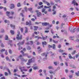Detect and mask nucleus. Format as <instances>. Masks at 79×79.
I'll list each match as a JSON object with an SVG mask.
<instances>
[{"label": "nucleus", "instance_id": "1", "mask_svg": "<svg viewBox=\"0 0 79 79\" xmlns=\"http://www.w3.org/2000/svg\"><path fill=\"white\" fill-rule=\"evenodd\" d=\"M16 39H17V40L22 39V35H20V32L19 31H18V35L16 37Z\"/></svg>", "mask_w": 79, "mask_h": 79}, {"label": "nucleus", "instance_id": "2", "mask_svg": "<svg viewBox=\"0 0 79 79\" xmlns=\"http://www.w3.org/2000/svg\"><path fill=\"white\" fill-rule=\"evenodd\" d=\"M42 23L43 26H47V25L50 26V23Z\"/></svg>", "mask_w": 79, "mask_h": 79}, {"label": "nucleus", "instance_id": "3", "mask_svg": "<svg viewBox=\"0 0 79 79\" xmlns=\"http://www.w3.org/2000/svg\"><path fill=\"white\" fill-rule=\"evenodd\" d=\"M41 55H42V56H45V57H46L45 58H44L43 59V60H47V54H45V53H43V54H41Z\"/></svg>", "mask_w": 79, "mask_h": 79}, {"label": "nucleus", "instance_id": "4", "mask_svg": "<svg viewBox=\"0 0 79 79\" xmlns=\"http://www.w3.org/2000/svg\"><path fill=\"white\" fill-rule=\"evenodd\" d=\"M29 60H31L30 61H31V63H32L35 61V57H33L32 58Z\"/></svg>", "mask_w": 79, "mask_h": 79}, {"label": "nucleus", "instance_id": "5", "mask_svg": "<svg viewBox=\"0 0 79 79\" xmlns=\"http://www.w3.org/2000/svg\"><path fill=\"white\" fill-rule=\"evenodd\" d=\"M72 4H73V5H77H77H78L77 3V2H76V1L75 0H74L73 1Z\"/></svg>", "mask_w": 79, "mask_h": 79}, {"label": "nucleus", "instance_id": "6", "mask_svg": "<svg viewBox=\"0 0 79 79\" xmlns=\"http://www.w3.org/2000/svg\"><path fill=\"white\" fill-rule=\"evenodd\" d=\"M15 8V6L14 5V4H11L10 7V9H13V8Z\"/></svg>", "mask_w": 79, "mask_h": 79}, {"label": "nucleus", "instance_id": "7", "mask_svg": "<svg viewBox=\"0 0 79 79\" xmlns=\"http://www.w3.org/2000/svg\"><path fill=\"white\" fill-rule=\"evenodd\" d=\"M10 26L11 27H13V29H15V25H13L11 24H10Z\"/></svg>", "mask_w": 79, "mask_h": 79}, {"label": "nucleus", "instance_id": "8", "mask_svg": "<svg viewBox=\"0 0 79 79\" xmlns=\"http://www.w3.org/2000/svg\"><path fill=\"white\" fill-rule=\"evenodd\" d=\"M48 36H46V37H45L43 36H42V39L44 40H46L47 39Z\"/></svg>", "mask_w": 79, "mask_h": 79}, {"label": "nucleus", "instance_id": "9", "mask_svg": "<svg viewBox=\"0 0 79 79\" xmlns=\"http://www.w3.org/2000/svg\"><path fill=\"white\" fill-rule=\"evenodd\" d=\"M34 31H37V30L38 29V26H35L34 27Z\"/></svg>", "mask_w": 79, "mask_h": 79}, {"label": "nucleus", "instance_id": "10", "mask_svg": "<svg viewBox=\"0 0 79 79\" xmlns=\"http://www.w3.org/2000/svg\"><path fill=\"white\" fill-rule=\"evenodd\" d=\"M32 63L31 61V60H29L28 61V63H27V65H30L31 64V63Z\"/></svg>", "mask_w": 79, "mask_h": 79}, {"label": "nucleus", "instance_id": "11", "mask_svg": "<svg viewBox=\"0 0 79 79\" xmlns=\"http://www.w3.org/2000/svg\"><path fill=\"white\" fill-rule=\"evenodd\" d=\"M37 16H41V13L40 12H38L37 13Z\"/></svg>", "mask_w": 79, "mask_h": 79}, {"label": "nucleus", "instance_id": "12", "mask_svg": "<svg viewBox=\"0 0 79 79\" xmlns=\"http://www.w3.org/2000/svg\"><path fill=\"white\" fill-rule=\"evenodd\" d=\"M6 59L7 61H11L10 59H9V57H8V56H6Z\"/></svg>", "mask_w": 79, "mask_h": 79}, {"label": "nucleus", "instance_id": "13", "mask_svg": "<svg viewBox=\"0 0 79 79\" xmlns=\"http://www.w3.org/2000/svg\"><path fill=\"white\" fill-rule=\"evenodd\" d=\"M5 49H1L0 50V52L2 53L3 52H5Z\"/></svg>", "mask_w": 79, "mask_h": 79}, {"label": "nucleus", "instance_id": "14", "mask_svg": "<svg viewBox=\"0 0 79 79\" xmlns=\"http://www.w3.org/2000/svg\"><path fill=\"white\" fill-rule=\"evenodd\" d=\"M28 29H27V27H25V33H27V32H28V31H27Z\"/></svg>", "mask_w": 79, "mask_h": 79}, {"label": "nucleus", "instance_id": "15", "mask_svg": "<svg viewBox=\"0 0 79 79\" xmlns=\"http://www.w3.org/2000/svg\"><path fill=\"white\" fill-rule=\"evenodd\" d=\"M5 40H8V35H6L5 37Z\"/></svg>", "mask_w": 79, "mask_h": 79}, {"label": "nucleus", "instance_id": "16", "mask_svg": "<svg viewBox=\"0 0 79 79\" xmlns=\"http://www.w3.org/2000/svg\"><path fill=\"white\" fill-rule=\"evenodd\" d=\"M69 58L70 59H72L73 58V57L71 56V54H69Z\"/></svg>", "mask_w": 79, "mask_h": 79}, {"label": "nucleus", "instance_id": "17", "mask_svg": "<svg viewBox=\"0 0 79 79\" xmlns=\"http://www.w3.org/2000/svg\"><path fill=\"white\" fill-rule=\"evenodd\" d=\"M53 43H54V44H58V41H56L55 40H53Z\"/></svg>", "mask_w": 79, "mask_h": 79}, {"label": "nucleus", "instance_id": "18", "mask_svg": "<svg viewBox=\"0 0 79 79\" xmlns=\"http://www.w3.org/2000/svg\"><path fill=\"white\" fill-rule=\"evenodd\" d=\"M10 33H11V34L12 35H13V34H14V31H13V30H11L10 31Z\"/></svg>", "mask_w": 79, "mask_h": 79}, {"label": "nucleus", "instance_id": "19", "mask_svg": "<svg viewBox=\"0 0 79 79\" xmlns=\"http://www.w3.org/2000/svg\"><path fill=\"white\" fill-rule=\"evenodd\" d=\"M42 44L43 45H47V43L46 41H44V42H42Z\"/></svg>", "mask_w": 79, "mask_h": 79}, {"label": "nucleus", "instance_id": "20", "mask_svg": "<svg viewBox=\"0 0 79 79\" xmlns=\"http://www.w3.org/2000/svg\"><path fill=\"white\" fill-rule=\"evenodd\" d=\"M27 71V69H24L23 70V69H21V72H23V71Z\"/></svg>", "mask_w": 79, "mask_h": 79}, {"label": "nucleus", "instance_id": "21", "mask_svg": "<svg viewBox=\"0 0 79 79\" xmlns=\"http://www.w3.org/2000/svg\"><path fill=\"white\" fill-rule=\"evenodd\" d=\"M52 45H53V46H52L53 49H55V47H56V46H55V44H53Z\"/></svg>", "mask_w": 79, "mask_h": 79}, {"label": "nucleus", "instance_id": "22", "mask_svg": "<svg viewBox=\"0 0 79 79\" xmlns=\"http://www.w3.org/2000/svg\"><path fill=\"white\" fill-rule=\"evenodd\" d=\"M4 22L5 23H10V21H8V20H5L4 21Z\"/></svg>", "mask_w": 79, "mask_h": 79}, {"label": "nucleus", "instance_id": "23", "mask_svg": "<svg viewBox=\"0 0 79 79\" xmlns=\"http://www.w3.org/2000/svg\"><path fill=\"white\" fill-rule=\"evenodd\" d=\"M32 10V8H30L28 9L29 11H30L31 12V13H33V12H32V11L31 12V11Z\"/></svg>", "mask_w": 79, "mask_h": 79}, {"label": "nucleus", "instance_id": "24", "mask_svg": "<svg viewBox=\"0 0 79 79\" xmlns=\"http://www.w3.org/2000/svg\"><path fill=\"white\" fill-rule=\"evenodd\" d=\"M22 61H27V59L25 60L24 59L22 58Z\"/></svg>", "mask_w": 79, "mask_h": 79}, {"label": "nucleus", "instance_id": "25", "mask_svg": "<svg viewBox=\"0 0 79 79\" xmlns=\"http://www.w3.org/2000/svg\"><path fill=\"white\" fill-rule=\"evenodd\" d=\"M76 50L74 51L72 53V55H74V54H75V53H76Z\"/></svg>", "mask_w": 79, "mask_h": 79}, {"label": "nucleus", "instance_id": "26", "mask_svg": "<svg viewBox=\"0 0 79 79\" xmlns=\"http://www.w3.org/2000/svg\"><path fill=\"white\" fill-rule=\"evenodd\" d=\"M35 70L38 69V66H36V67H34L33 68Z\"/></svg>", "mask_w": 79, "mask_h": 79}, {"label": "nucleus", "instance_id": "27", "mask_svg": "<svg viewBox=\"0 0 79 79\" xmlns=\"http://www.w3.org/2000/svg\"><path fill=\"white\" fill-rule=\"evenodd\" d=\"M44 6L43 5H42L41 6H39L38 7V9H40V8H43V7Z\"/></svg>", "mask_w": 79, "mask_h": 79}, {"label": "nucleus", "instance_id": "28", "mask_svg": "<svg viewBox=\"0 0 79 79\" xmlns=\"http://www.w3.org/2000/svg\"><path fill=\"white\" fill-rule=\"evenodd\" d=\"M41 23H41V22H39V23H38V22H35V24H40Z\"/></svg>", "mask_w": 79, "mask_h": 79}, {"label": "nucleus", "instance_id": "29", "mask_svg": "<svg viewBox=\"0 0 79 79\" xmlns=\"http://www.w3.org/2000/svg\"><path fill=\"white\" fill-rule=\"evenodd\" d=\"M24 42H25V40H23V42H22L21 43V45H23V44H24Z\"/></svg>", "mask_w": 79, "mask_h": 79}, {"label": "nucleus", "instance_id": "30", "mask_svg": "<svg viewBox=\"0 0 79 79\" xmlns=\"http://www.w3.org/2000/svg\"><path fill=\"white\" fill-rule=\"evenodd\" d=\"M10 12H9L7 11L6 12V14H7V16H9V15H10Z\"/></svg>", "mask_w": 79, "mask_h": 79}, {"label": "nucleus", "instance_id": "31", "mask_svg": "<svg viewBox=\"0 0 79 79\" xmlns=\"http://www.w3.org/2000/svg\"><path fill=\"white\" fill-rule=\"evenodd\" d=\"M17 6H18V7H19V6H21V5L20 4V3H18L17 5Z\"/></svg>", "mask_w": 79, "mask_h": 79}, {"label": "nucleus", "instance_id": "32", "mask_svg": "<svg viewBox=\"0 0 79 79\" xmlns=\"http://www.w3.org/2000/svg\"><path fill=\"white\" fill-rule=\"evenodd\" d=\"M1 32H5V31H4V30L3 29H1Z\"/></svg>", "mask_w": 79, "mask_h": 79}, {"label": "nucleus", "instance_id": "33", "mask_svg": "<svg viewBox=\"0 0 79 79\" xmlns=\"http://www.w3.org/2000/svg\"><path fill=\"white\" fill-rule=\"evenodd\" d=\"M49 73H50V74H52L53 73V71H52V70H50L49 71Z\"/></svg>", "mask_w": 79, "mask_h": 79}, {"label": "nucleus", "instance_id": "34", "mask_svg": "<svg viewBox=\"0 0 79 79\" xmlns=\"http://www.w3.org/2000/svg\"><path fill=\"white\" fill-rule=\"evenodd\" d=\"M14 13H15V12L13 11H11L10 13V15H14Z\"/></svg>", "mask_w": 79, "mask_h": 79}, {"label": "nucleus", "instance_id": "35", "mask_svg": "<svg viewBox=\"0 0 79 79\" xmlns=\"http://www.w3.org/2000/svg\"><path fill=\"white\" fill-rule=\"evenodd\" d=\"M26 76H27V75H22V77H26Z\"/></svg>", "mask_w": 79, "mask_h": 79}, {"label": "nucleus", "instance_id": "36", "mask_svg": "<svg viewBox=\"0 0 79 79\" xmlns=\"http://www.w3.org/2000/svg\"><path fill=\"white\" fill-rule=\"evenodd\" d=\"M48 69H53V68L52 67H48Z\"/></svg>", "mask_w": 79, "mask_h": 79}, {"label": "nucleus", "instance_id": "37", "mask_svg": "<svg viewBox=\"0 0 79 79\" xmlns=\"http://www.w3.org/2000/svg\"><path fill=\"white\" fill-rule=\"evenodd\" d=\"M50 79H53V75H50Z\"/></svg>", "mask_w": 79, "mask_h": 79}, {"label": "nucleus", "instance_id": "38", "mask_svg": "<svg viewBox=\"0 0 79 79\" xmlns=\"http://www.w3.org/2000/svg\"><path fill=\"white\" fill-rule=\"evenodd\" d=\"M43 2L44 3H47V2L45 0H43Z\"/></svg>", "mask_w": 79, "mask_h": 79}, {"label": "nucleus", "instance_id": "39", "mask_svg": "<svg viewBox=\"0 0 79 79\" xmlns=\"http://www.w3.org/2000/svg\"><path fill=\"white\" fill-rule=\"evenodd\" d=\"M45 11V9H43L42 10V12L43 13H44V11Z\"/></svg>", "mask_w": 79, "mask_h": 79}, {"label": "nucleus", "instance_id": "40", "mask_svg": "<svg viewBox=\"0 0 79 79\" xmlns=\"http://www.w3.org/2000/svg\"><path fill=\"white\" fill-rule=\"evenodd\" d=\"M30 42V44H31V45H33V44H34V43L33 42V41H31Z\"/></svg>", "mask_w": 79, "mask_h": 79}, {"label": "nucleus", "instance_id": "41", "mask_svg": "<svg viewBox=\"0 0 79 79\" xmlns=\"http://www.w3.org/2000/svg\"><path fill=\"white\" fill-rule=\"evenodd\" d=\"M59 52H64V50H61V49L59 51Z\"/></svg>", "mask_w": 79, "mask_h": 79}, {"label": "nucleus", "instance_id": "42", "mask_svg": "<svg viewBox=\"0 0 79 79\" xmlns=\"http://www.w3.org/2000/svg\"><path fill=\"white\" fill-rule=\"evenodd\" d=\"M4 74L5 76H8V73H7L6 72H5L4 73Z\"/></svg>", "mask_w": 79, "mask_h": 79}, {"label": "nucleus", "instance_id": "43", "mask_svg": "<svg viewBox=\"0 0 79 79\" xmlns=\"http://www.w3.org/2000/svg\"><path fill=\"white\" fill-rule=\"evenodd\" d=\"M48 48H52V45H50L49 44L48 45Z\"/></svg>", "mask_w": 79, "mask_h": 79}, {"label": "nucleus", "instance_id": "44", "mask_svg": "<svg viewBox=\"0 0 79 79\" xmlns=\"http://www.w3.org/2000/svg\"><path fill=\"white\" fill-rule=\"evenodd\" d=\"M9 52L10 53H12V52L11 51V49H9Z\"/></svg>", "mask_w": 79, "mask_h": 79}, {"label": "nucleus", "instance_id": "45", "mask_svg": "<svg viewBox=\"0 0 79 79\" xmlns=\"http://www.w3.org/2000/svg\"><path fill=\"white\" fill-rule=\"evenodd\" d=\"M14 75H15V76H18V77H20V75H19L16 73Z\"/></svg>", "mask_w": 79, "mask_h": 79}, {"label": "nucleus", "instance_id": "46", "mask_svg": "<svg viewBox=\"0 0 79 79\" xmlns=\"http://www.w3.org/2000/svg\"><path fill=\"white\" fill-rule=\"evenodd\" d=\"M1 46L2 47H4V45L3 44H1Z\"/></svg>", "mask_w": 79, "mask_h": 79}, {"label": "nucleus", "instance_id": "47", "mask_svg": "<svg viewBox=\"0 0 79 79\" xmlns=\"http://www.w3.org/2000/svg\"><path fill=\"white\" fill-rule=\"evenodd\" d=\"M32 71V69H30L29 70V73H31Z\"/></svg>", "mask_w": 79, "mask_h": 79}, {"label": "nucleus", "instance_id": "48", "mask_svg": "<svg viewBox=\"0 0 79 79\" xmlns=\"http://www.w3.org/2000/svg\"><path fill=\"white\" fill-rule=\"evenodd\" d=\"M46 3L48 6H50V4L48 3V2H47V3Z\"/></svg>", "mask_w": 79, "mask_h": 79}, {"label": "nucleus", "instance_id": "49", "mask_svg": "<svg viewBox=\"0 0 79 79\" xmlns=\"http://www.w3.org/2000/svg\"><path fill=\"white\" fill-rule=\"evenodd\" d=\"M54 64L56 66L57 65V62H54Z\"/></svg>", "mask_w": 79, "mask_h": 79}, {"label": "nucleus", "instance_id": "50", "mask_svg": "<svg viewBox=\"0 0 79 79\" xmlns=\"http://www.w3.org/2000/svg\"><path fill=\"white\" fill-rule=\"evenodd\" d=\"M39 4L40 5H42V4H43V3L42 2H39Z\"/></svg>", "mask_w": 79, "mask_h": 79}, {"label": "nucleus", "instance_id": "51", "mask_svg": "<svg viewBox=\"0 0 79 79\" xmlns=\"http://www.w3.org/2000/svg\"><path fill=\"white\" fill-rule=\"evenodd\" d=\"M18 71V69H15L14 70V73H16V71Z\"/></svg>", "mask_w": 79, "mask_h": 79}, {"label": "nucleus", "instance_id": "52", "mask_svg": "<svg viewBox=\"0 0 79 79\" xmlns=\"http://www.w3.org/2000/svg\"><path fill=\"white\" fill-rule=\"evenodd\" d=\"M48 11H49V12H51L52 11V10H51V9H49L48 10Z\"/></svg>", "mask_w": 79, "mask_h": 79}, {"label": "nucleus", "instance_id": "53", "mask_svg": "<svg viewBox=\"0 0 79 79\" xmlns=\"http://www.w3.org/2000/svg\"><path fill=\"white\" fill-rule=\"evenodd\" d=\"M24 9L25 10V11H27V7H25L24 8Z\"/></svg>", "mask_w": 79, "mask_h": 79}, {"label": "nucleus", "instance_id": "54", "mask_svg": "<svg viewBox=\"0 0 79 79\" xmlns=\"http://www.w3.org/2000/svg\"><path fill=\"white\" fill-rule=\"evenodd\" d=\"M49 32V30H45V32L46 33H47V32Z\"/></svg>", "mask_w": 79, "mask_h": 79}, {"label": "nucleus", "instance_id": "55", "mask_svg": "<svg viewBox=\"0 0 79 79\" xmlns=\"http://www.w3.org/2000/svg\"><path fill=\"white\" fill-rule=\"evenodd\" d=\"M52 39L51 38H49V42H52Z\"/></svg>", "mask_w": 79, "mask_h": 79}, {"label": "nucleus", "instance_id": "56", "mask_svg": "<svg viewBox=\"0 0 79 79\" xmlns=\"http://www.w3.org/2000/svg\"><path fill=\"white\" fill-rule=\"evenodd\" d=\"M71 40H74V37H70Z\"/></svg>", "mask_w": 79, "mask_h": 79}, {"label": "nucleus", "instance_id": "57", "mask_svg": "<svg viewBox=\"0 0 79 79\" xmlns=\"http://www.w3.org/2000/svg\"><path fill=\"white\" fill-rule=\"evenodd\" d=\"M23 56H27L28 54H23Z\"/></svg>", "mask_w": 79, "mask_h": 79}, {"label": "nucleus", "instance_id": "58", "mask_svg": "<svg viewBox=\"0 0 79 79\" xmlns=\"http://www.w3.org/2000/svg\"><path fill=\"white\" fill-rule=\"evenodd\" d=\"M21 49H23V48L22 47H20L19 48V50H20Z\"/></svg>", "mask_w": 79, "mask_h": 79}, {"label": "nucleus", "instance_id": "59", "mask_svg": "<svg viewBox=\"0 0 79 79\" xmlns=\"http://www.w3.org/2000/svg\"><path fill=\"white\" fill-rule=\"evenodd\" d=\"M56 29L57 30H58V29H59V27H58V26H57L56 27Z\"/></svg>", "mask_w": 79, "mask_h": 79}, {"label": "nucleus", "instance_id": "60", "mask_svg": "<svg viewBox=\"0 0 79 79\" xmlns=\"http://www.w3.org/2000/svg\"><path fill=\"white\" fill-rule=\"evenodd\" d=\"M59 23H60V21H57L56 22V24H59Z\"/></svg>", "mask_w": 79, "mask_h": 79}, {"label": "nucleus", "instance_id": "61", "mask_svg": "<svg viewBox=\"0 0 79 79\" xmlns=\"http://www.w3.org/2000/svg\"><path fill=\"white\" fill-rule=\"evenodd\" d=\"M5 54L6 55H8V52H7V51L6 50Z\"/></svg>", "mask_w": 79, "mask_h": 79}, {"label": "nucleus", "instance_id": "62", "mask_svg": "<svg viewBox=\"0 0 79 79\" xmlns=\"http://www.w3.org/2000/svg\"><path fill=\"white\" fill-rule=\"evenodd\" d=\"M42 70L41 69L39 70V73H42Z\"/></svg>", "mask_w": 79, "mask_h": 79}, {"label": "nucleus", "instance_id": "63", "mask_svg": "<svg viewBox=\"0 0 79 79\" xmlns=\"http://www.w3.org/2000/svg\"><path fill=\"white\" fill-rule=\"evenodd\" d=\"M5 79V78L4 77H2L1 78V79Z\"/></svg>", "mask_w": 79, "mask_h": 79}, {"label": "nucleus", "instance_id": "64", "mask_svg": "<svg viewBox=\"0 0 79 79\" xmlns=\"http://www.w3.org/2000/svg\"><path fill=\"white\" fill-rule=\"evenodd\" d=\"M31 20L33 21H35V19L34 18L31 19Z\"/></svg>", "mask_w": 79, "mask_h": 79}]
</instances>
